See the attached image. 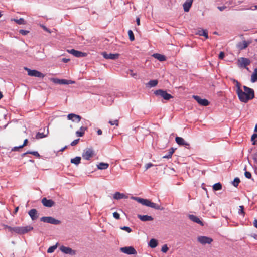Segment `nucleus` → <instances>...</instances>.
I'll list each match as a JSON object with an SVG mask.
<instances>
[{
  "label": "nucleus",
  "mask_w": 257,
  "mask_h": 257,
  "mask_svg": "<svg viewBox=\"0 0 257 257\" xmlns=\"http://www.w3.org/2000/svg\"><path fill=\"white\" fill-rule=\"evenodd\" d=\"M113 216L117 220L120 219V215L116 212H115L113 213Z\"/></svg>",
  "instance_id": "51"
},
{
  "label": "nucleus",
  "mask_w": 257,
  "mask_h": 257,
  "mask_svg": "<svg viewBox=\"0 0 257 257\" xmlns=\"http://www.w3.org/2000/svg\"><path fill=\"white\" fill-rule=\"evenodd\" d=\"M157 84L158 81L157 80H150L148 83V85L150 87H155L157 85Z\"/></svg>",
  "instance_id": "39"
},
{
  "label": "nucleus",
  "mask_w": 257,
  "mask_h": 257,
  "mask_svg": "<svg viewBox=\"0 0 257 257\" xmlns=\"http://www.w3.org/2000/svg\"><path fill=\"white\" fill-rule=\"evenodd\" d=\"M22 148V147H21V146L19 147H14L12 149V151H18L20 149Z\"/></svg>",
  "instance_id": "55"
},
{
  "label": "nucleus",
  "mask_w": 257,
  "mask_h": 257,
  "mask_svg": "<svg viewBox=\"0 0 257 257\" xmlns=\"http://www.w3.org/2000/svg\"><path fill=\"white\" fill-rule=\"evenodd\" d=\"M175 149L173 148H171L169 150V155H165L163 157V158L169 159L171 158L172 154L174 153Z\"/></svg>",
  "instance_id": "37"
},
{
  "label": "nucleus",
  "mask_w": 257,
  "mask_h": 257,
  "mask_svg": "<svg viewBox=\"0 0 257 257\" xmlns=\"http://www.w3.org/2000/svg\"><path fill=\"white\" fill-rule=\"evenodd\" d=\"M176 143L180 146H184L185 147L189 146V144L185 142L184 139L180 137H176L175 138Z\"/></svg>",
  "instance_id": "18"
},
{
  "label": "nucleus",
  "mask_w": 257,
  "mask_h": 257,
  "mask_svg": "<svg viewBox=\"0 0 257 257\" xmlns=\"http://www.w3.org/2000/svg\"><path fill=\"white\" fill-rule=\"evenodd\" d=\"M120 229L121 230H124V231H126L128 233H130L132 232V229L129 227H127V226H123V227H120Z\"/></svg>",
  "instance_id": "47"
},
{
  "label": "nucleus",
  "mask_w": 257,
  "mask_h": 257,
  "mask_svg": "<svg viewBox=\"0 0 257 257\" xmlns=\"http://www.w3.org/2000/svg\"><path fill=\"white\" fill-rule=\"evenodd\" d=\"M138 217L142 221H151L153 220V218L151 216H148L147 215H138Z\"/></svg>",
  "instance_id": "21"
},
{
  "label": "nucleus",
  "mask_w": 257,
  "mask_h": 257,
  "mask_svg": "<svg viewBox=\"0 0 257 257\" xmlns=\"http://www.w3.org/2000/svg\"><path fill=\"white\" fill-rule=\"evenodd\" d=\"M41 27L44 30H45V31L49 33H51V31L48 29L46 26H44V25H41Z\"/></svg>",
  "instance_id": "57"
},
{
  "label": "nucleus",
  "mask_w": 257,
  "mask_h": 257,
  "mask_svg": "<svg viewBox=\"0 0 257 257\" xmlns=\"http://www.w3.org/2000/svg\"><path fill=\"white\" fill-rule=\"evenodd\" d=\"M109 123L111 125H115L116 126H118L119 124V120L118 119L110 120Z\"/></svg>",
  "instance_id": "45"
},
{
  "label": "nucleus",
  "mask_w": 257,
  "mask_h": 257,
  "mask_svg": "<svg viewBox=\"0 0 257 257\" xmlns=\"http://www.w3.org/2000/svg\"><path fill=\"white\" fill-rule=\"evenodd\" d=\"M168 250V247H167V245L166 244L164 245L161 248V251L163 252L166 253Z\"/></svg>",
  "instance_id": "49"
},
{
  "label": "nucleus",
  "mask_w": 257,
  "mask_h": 257,
  "mask_svg": "<svg viewBox=\"0 0 257 257\" xmlns=\"http://www.w3.org/2000/svg\"><path fill=\"white\" fill-rule=\"evenodd\" d=\"M222 189V184L220 183H217L213 185V189L215 191L220 190Z\"/></svg>",
  "instance_id": "38"
},
{
  "label": "nucleus",
  "mask_w": 257,
  "mask_h": 257,
  "mask_svg": "<svg viewBox=\"0 0 257 257\" xmlns=\"http://www.w3.org/2000/svg\"><path fill=\"white\" fill-rule=\"evenodd\" d=\"M251 81L252 82H255L257 81V68H255L253 73L251 75Z\"/></svg>",
  "instance_id": "35"
},
{
  "label": "nucleus",
  "mask_w": 257,
  "mask_h": 257,
  "mask_svg": "<svg viewBox=\"0 0 257 257\" xmlns=\"http://www.w3.org/2000/svg\"><path fill=\"white\" fill-rule=\"evenodd\" d=\"M12 21H14L19 25H25L26 24V21L24 18H21L19 19H16L15 18L11 19Z\"/></svg>",
  "instance_id": "28"
},
{
  "label": "nucleus",
  "mask_w": 257,
  "mask_h": 257,
  "mask_svg": "<svg viewBox=\"0 0 257 257\" xmlns=\"http://www.w3.org/2000/svg\"><path fill=\"white\" fill-rule=\"evenodd\" d=\"M62 61L64 63H67L70 61V59L67 58H63Z\"/></svg>",
  "instance_id": "60"
},
{
  "label": "nucleus",
  "mask_w": 257,
  "mask_h": 257,
  "mask_svg": "<svg viewBox=\"0 0 257 257\" xmlns=\"http://www.w3.org/2000/svg\"><path fill=\"white\" fill-rule=\"evenodd\" d=\"M120 250L121 252L128 255H135L137 253V251L133 246L121 247L120 248Z\"/></svg>",
  "instance_id": "7"
},
{
  "label": "nucleus",
  "mask_w": 257,
  "mask_h": 257,
  "mask_svg": "<svg viewBox=\"0 0 257 257\" xmlns=\"http://www.w3.org/2000/svg\"><path fill=\"white\" fill-rule=\"evenodd\" d=\"M217 8L220 11H222L223 10H225L227 8V7L226 6H221V7H218Z\"/></svg>",
  "instance_id": "59"
},
{
  "label": "nucleus",
  "mask_w": 257,
  "mask_h": 257,
  "mask_svg": "<svg viewBox=\"0 0 257 257\" xmlns=\"http://www.w3.org/2000/svg\"><path fill=\"white\" fill-rule=\"evenodd\" d=\"M193 97L201 105L206 106L209 105V101L206 99H202L198 96L194 95Z\"/></svg>",
  "instance_id": "13"
},
{
  "label": "nucleus",
  "mask_w": 257,
  "mask_h": 257,
  "mask_svg": "<svg viewBox=\"0 0 257 257\" xmlns=\"http://www.w3.org/2000/svg\"><path fill=\"white\" fill-rule=\"evenodd\" d=\"M19 33L23 35H26L27 34H28L29 33V31H27V30L21 29V30H19Z\"/></svg>",
  "instance_id": "50"
},
{
  "label": "nucleus",
  "mask_w": 257,
  "mask_h": 257,
  "mask_svg": "<svg viewBox=\"0 0 257 257\" xmlns=\"http://www.w3.org/2000/svg\"><path fill=\"white\" fill-rule=\"evenodd\" d=\"M125 196L124 194L121 193L119 192H116L113 195V198L114 199L118 200L124 198Z\"/></svg>",
  "instance_id": "29"
},
{
  "label": "nucleus",
  "mask_w": 257,
  "mask_h": 257,
  "mask_svg": "<svg viewBox=\"0 0 257 257\" xmlns=\"http://www.w3.org/2000/svg\"><path fill=\"white\" fill-rule=\"evenodd\" d=\"M153 166L154 165L151 163H147L145 166V170H147V169H148L151 167H153Z\"/></svg>",
  "instance_id": "53"
},
{
  "label": "nucleus",
  "mask_w": 257,
  "mask_h": 257,
  "mask_svg": "<svg viewBox=\"0 0 257 257\" xmlns=\"http://www.w3.org/2000/svg\"><path fill=\"white\" fill-rule=\"evenodd\" d=\"M233 82L235 84V86L237 87L236 93L238 97L239 96V95L240 94V93H242V90H241V89L240 88L241 85L239 83V82L235 79H233Z\"/></svg>",
  "instance_id": "24"
},
{
  "label": "nucleus",
  "mask_w": 257,
  "mask_h": 257,
  "mask_svg": "<svg viewBox=\"0 0 257 257\" xmlns=\"http://www.w3.org/2000/svg\"><path fill=\"white\" fill-rule=\"evenodd\" d=\"M81 159V158L80 157H76L73 159H71L70 162L72 164L78 165L80 163Z\"/></svg>",
  "instance_id": "34"
},
{
  "label": "nucleus",
  "mask_w": 257,
  "mask_h": 257,
  "mask_svg": "<svg viewBox=\"0 0 257 257\" xmlns=\"http://www.w3.org/2000/svg\"><path fill=\"white\" fill-rule=\"evenodd\" d=\"M149 245L152 248L156 247L158 245L157 240L155 239H151L149 242Z\"/></svg>",
  "instance_id": "33"
},
{
  "label": "nucleus",
  "mask_w": 257,
  "mask_h": 257,
  "mask_svg": "<svg viewBox=\"0 0 257 257\" xmlns=\"http://www.w3.org/2000/svg\"><path fill=\"white\" fill-rule=\"evenodd\" d=\"M154 94L157 95L162 97L165 100H169L173 97L170 94L168 93L166 91L158 89L154 91Z\"/></svg>",
  "instance_id": "3"
},
{
  "label": "nucleus",
  "mask_w": 257,
  "mask_h": 257,
  "mask_svg": "<svg viewBox=\"0 0 257 257\" xmlns=\"http://www.w3.org/2000/svg\"><path fill=\"white\" fill-rule=\"evenodd\" d=\"M133 199L137 201L139 203L150 207L152 208H154L157 210L161 209L160 208V206L157 204L152 202L150 200L143 199L139 197H134Z\"/></svg>",
  "instance_id": "2"
},
{
  "label": "nucleus",
  "mask_w": 257,
  "mask_h": 257,
  "mask_svg": "<svg viewBox=\"0 0 257 257\" xmlns=\"http://www.w3.org/2000/svg\"><path fill=\"white\" fill-rule=\"evenodd\" d=\"M18 210H19V207H16L15 209V210L14 211V214H16L17 212L18 211Z\"/></svg>",
  "instance_id": "61"
},
{
  "label": "nucleus",
  "mask_w": 257,
  "mask_h": 257,
  "mask_svg": "<svg viewBox=\"0 0 257 257\" xmlns=\"http://www.w3.org/2000/svg\"><path fill=\"white\" fill-rule=\"evenodd\" d=\"M238 213L240 214H242V215H244L245 212L244 211V207L243 206H240L239 209L238 210Z\"/></svg>",
  "instance_id": "48"
},
{
  "label": "nucleus",
  "mask_w": 257,
  "mask_h": 257,
  "mask_svg": "<svg viewBox=\"0 0 257 257\" xmlns=\"http://www.w3.org/2000/svg\"><path fill=\"white\" fill-rule=\"evenodd\" d=\"M128 34L129 36V39L131 41H133L135 40V37L133 34V32L132 30H129L128 31Z\"/></svg>",
  "instance_id": "44"
},
{
  "label": "nucleus",
  "mask_w": 257,
  "mask_h": 257,
  "mask_svg": "<svg viewBox=\"0 0 257 257\" xmlns=\"http://www.w3.org/2000/svg\"><path fill=\"white\" fill-rule=\"evenodd\" d=\"M60 249L62 252L66 254H69L71 255H74L76 254V251L75 250L68 247L62 246L60 247Z\"/></svg>",
  "instance_id": "15"
},
{
  "label": "nucleus",
  "mask_w": 257,
  "mask_h": 257,
  "mask_svg": "<svg viewBox=\"0 0 257 257\" xmlns=\"http://www.w3.org/2000/svg\"><path fill=\"white\" fill-rule=\"evenodd\" d=\"M108 167H109V164L106 163L101 162L97 165L98 168L100 170L106 169L108 168Z\"/></svg>",
  "instance_id": "31"
},
{
  "label": "nucleus",
  "mask_w": 257,
  "mask_h": 257,
  "mask_svg": "<svg viewBox=\"0 0 257 257\" xmlns=\"http://www.w3.org/2000/svg\"><path fill=\"white\" fill-rule=\"evenodd\" d=\"M243 89L244 91H242L238 98L241 102L246 103L254 98V92L252 89L246 86H243Z\"/></svg>",
  "instance_id": "1"
},
{
  "label": "nucleus",
  "mask_w": 257,
  "mask_h": 257,
  "mask_svg": "<svg viewBox=\"0 0 257 257\" xmlns=\"http://www.w3.org/2000/svg\"><path fill=\"white\" fill-rule=\"evenodd\" d=\"M67 51L76 57H83L87 56V53L75 49L68 50Z\"/></svg>",
  "instance_id": "10"
},
{
  "label": "nucleus",
  "mask_w": 257,
  "mask_h": 257,
  "mask_svg": "<svg viewBox=\"0 0 257 257\" xmlns=\"http://www.w3.org/2000/svg\"><path fill=\"white\" fill-rule=\"evenodd\" d=\"M102 55L103 57L107 59H111V60H115L118 58L119 56V54L118 53L116 54H112L109 53L108 54L105 52H102Z\"/></svg>",
  "instance_id": "12"
},
{
  "label": "nucleus",
  "mask_w": 257,
  "mask_h": 257,
  "mask_svg": "<svg viewBox=\"0 0 257 257\" xmlns=\"http://www.w3.org/2000/svg\"><path fill=\"white\" fill-rule=\"evenodd\" d=\"M86 130V128L85 127L81 126L80 128L79 131H77L76 132V134L78 137H82L85 133V131Z\"/></svg>",
  "instance_id": "32"
},
{
  "label": "nucleus",
  "mask_w": 257,
  "mask_h": 257,
  "mask_svg": "<svg viewBox=\"0 0 257 257\" xmlns=\"http://www.w3.org/2000/svg\"><path fill=\"white\" fill-rule=\"evenodd\" d=\"M197 240L202 244H210L213 241L211 238L207 236H199Z\"/></svg>",
  "instance_id": "11"
},
{
  "label": "nucleus",
  "mask_w": 257,
  "mask_h": 257,
  "mask_svg": "<svg viewBox=\"0 0 257 257\" xmlns=\"http://www.w3.org/2000/svg\"><path fill=\"white\" fill-rule=\"evenodd\" d=\"M28 139H25L24 141V143L22 145H21V147H22L23 148L24 147L26 146L27 144H28Z\"/></svg>",
  "instance_id": "58"
},
{
  "label": "nucleus",
  "mask_w": 257,
  "mask_h": 257,
  "mask_svg": "<svg viewBox=\"0 0 257 257\" xmlns=\"http://www.w3.org/2000/svg\"><path fill=\"white\" fill-rule=\"evenodd\" d=\"M67 118L68 119L71 120L73 121H74L75 119H76L77 122H80L81 119V117L80 115L73 113L68 114L67 116Z\"/></svg>",
  "instance_id": "19"
},
{
  "label": "nucleus",
  "mask_w": 257,
  "mask_h": 257,
  "mask_svg": "<svg viewBox=\"0 0 257 257\" xmlns=\"http://www.w3.org/2000/svg\"><path fill=\"white\" fill-rule=\"evenodd\" d=\"M24 69L27 71L28 75L30 76H33L39 78H44L45 77L44 74L36 70H31L27 67H25Z\"/></svg>",
  "instance_id": "5"
},
{
  "label": "nucleus",
  "mask_w": 257,
  "mask_h": 257,
  "mask_svg": "<svg viewBox=\"0 0 257 257\" xmlns=\"http://www.w3.org/2000/svg\"><path fill=\"white\" fill-rule=\"evenodd\" d=\"M94 153L92 148H86L82 153L83 159L88 160L94 156Z\"/></svg>",
  "instance_id": "6"
},
{
  "label": "nucleus",
  "mask_w": 257,
  "mask_h": 257,
  "mask_svg": "<svg viewBox=\"0 0 257 257\" xmlns=\"http://www.w3.org/2000/svg\"><path fill=\"white\" fill-rule=\"evenodd\" d=\"M4 228L7 229L8 231L11 233H16L17 234V227H11L8 225H4Z\"/></svg>",
  "instance_id": "26"
},
{
  "label": "nucleus",
  "mask_w": 257,
  "mask_h": 257,
  "mask_svg": "<svg viewBox=\"0 0 257 257\" xmlns=\"http://www.w3.org/2000/svg\"><path fill=\"white\" fill-rule=\"evenodd\" d=\"M199 36H203L206 39L208 38V32L206 30L201 29L198 31L197 33Z\"/></svg>",
  "instance_id": "30"
},
{
  "label": "nucleus",
  "mask_w": 257,
  "mask_h": 257,
  "mask_svg": "<svg viewBox=\"0 0 257 257\" xmlns=\"http://www.w3.org/2000/svg\"><path fill=\"white\" fill-rule=\"evenodd\" d=\"M57 244L50 247L47 250V252L49 253H53L55 251V250L57 248Z\"/></svg>",
  "instance_id": "41"
},
{
  "label": "nucleus",
  "mask_w": 257,
  "mask_h": 257,
  "mask_svg": "<svg viewBox=\"0 0 257 257\" xmlns=\"http://www.w3.org/2000/svg\"><path fill=\"white\" fill-rule=\"evenodd\" d=\"M136 22H137V24L138 26L140 25V20L139 18H137Z\"/></svg>",
  "instance_id": "63"
},
{
  "label": "nucleus",
  "mask_w": 257,
  "mask_h": 257,
  "mask_svg": "<svg viewBox=\"0 0 257 257\" xmlns=\"http://www.w3.org/2000/svg\"><path fill=\"white\" fill-rule=\"evenodd\" d=\"M244 175L248 179H250L251 177V174L248 171H245Z\"/></svg>",
  "instance_id": "54"
},
{
  "label": "nucleus",
  "mask_w": 257,
  "mask_h": 257,
  "mask_svg": "<svg viewBox=\"0 0 257 257\" xmlns=\"http://www.w3.org/2000/svg\"><path fill=\"white\" fill-rule=\"evenodd\" d=\"M257 138V134L254 133L251 138V141L252 142L253 145H255L256 144V141L255 140V139Z\"/></svg>",
  "instance_id": "46"
},
{
  "label": "nucleus",
  "mask_w": 257,
  "mask_h": 257,
  "mask_svg": "<svg viewBox=\"0 0 257 257\" xmlns=\"http://www.w3.org/2000/svg\"><path fill=\"white\" fill-rule=\"evenodd\" d=\"M28 214L31 217L32 220H35L38 218V211L36 209H31L29 211Z\"/></svg>",
  "instance_id": "17"
},
{
  "label": "nucleus",
  "mask_w": 257,
  "mask_h": 257,
  "mask_svg": "<svg viewBox=\"0 0 257 257\" xmlns=\"http://www.w3.org/2000/svg\"><path fill=\"white\" fill-rule=\"evenodd\" d=\"M46 135H45L43 133H39L38 132L36 135V138L37 139H39L41 138H43L46 137Z\"/></svg>",
  "instance_id": "42"
},
{
  "label": "nucleus",
  "mask_w": 257,
  "mask_h": 257,
  "mask_svg": "<svg viewBox=\"0 0 257 257\" xmlns=\"http://www.w3.org/2000/svg\"><path fill=\"white\" fill-rule=\"evenodd\" d=\"M189 218L193 222L198 223L201 226H203V222L200 220V219L196 216L194 215H189Z\"/></svg>",
  "instance_id": "20"
},
{
  "label": "nucleus",
  "mask_w": 257,
  "mask_h": 257,
  "mask_svg": "<svg viewBox=\"0 0 257 257\" xmlns=\"http://www.w3.org/2000/svg\"><path fill=\"white\" fill-rule=\"evenodd\" d=\"M42 203L44 206L51 207L54 205L55 202L51 199H47L44 198L42 200Z\"/></svg>",
  "instance_id": "16"
},
{
  "label": "nucleus",
  "mask_w": 257,
  "mask_h": 257,
  "mask_svg": "<svg viewBox=\"0 0 257 257\" xmlns=\"http://www.w3.org/2000/svg\"><path fill=\"white\" fill-rule=\"evenodd\" d=\"M102 134V132L100 129H98L97 131V134L98 135H101Z\"/></svg>",
  "instance_id": "64"
},
{
  "label": "nucleus",
  "mask_w": 257,
  "mask_h": 257,
  "mask_svg": "<svg viewBox=\"0 0 257 257\" xmlns=\"http://www.w3.org/2000/svg\"><path fill=\"white\" fill-rule=\"evenodd\" d=\"M33 227L30 225L26 226H18L17 227V234H24L32 230Z\"/></svg>",
  "instance_id": "8"
},
{
  "label": "nucleus",
  "mask_w": 257,
  "mask_h": 257,
  "mask_svg": "<svg viewBox=\"0 0 257 257\" xmlns=\"http://www.w3.org/2000/svg\"><path fill=\"white\" fill-rule=\"evenodd\" d=\"M127 73L130 74L131 75V77H134L136 79L137 78V77H138V75L136 73H134L132 70H128L127 71Z\"/></svg>",
  "instance_id": "40"
},
{
  "label": "nucleus",
  "mask_w": 257,
  "mask_h": 257,
  "mask_svg": "<svg viewBox=\"0 0 257 257\" xmlns=\"http://www.w3.org/2000/svg\"><path fill=\"white\" fill-rule=\"evenodd\" d=\"M152 56L155 58L157 59V60H158L160 61H164L166 60L165 56L163 55H161L160 54L155 53V54H154Z\"/></svg>",
  "instance_id": "25"
},
{
  "label": "nucleus",
  "mask_w": 257,
  "mask_h": 257,
  "mask_svg": "<svg viewBox=\"0 0 257 257\" xmlns=\"http://www.w3.org/2000/svg\"><path fill=\"white\" fill-rule=\"evenodd\" d=\"M193 1H186L183 5L185 12H188L192 5Z\"/></svg>",
  "instance_id": "23"
},
{
  "label": "nucleus",
  "mask_w": 257,
  "mask_h": 257,
  "mask_svg": "<svg viewBox=\"0 0 257 257\" xmlns=\"http://www.w3.org/2000/svg\"><path fill=\"white\" fill-rule=\"evenodd\" d=\"M4 228L7 229L8 231L11 233H16L17 234V227H11L8 225H4Z\"/></svg>",
  "instance_id": "27"
},
{
  "label": "nucleus",
  "mask_w": 257,
  "mask_h": 257,
  "mask_svg": "<svg viewBox=\"0 0 257 257\" xmlns=\"http://www.w3.org/2000/svg\"><path fill=\"white\" fill-rule=\"evenodd\" d=\"M253 224L254 226L257 228V219L254 220Z\"/></svg>",
  "instance_id": "62"
},
{
  "label": "nucleus",
  "mask_w": 257,
  "mask_h": 257,
  "mask_svg": "<svg viewBox=\"0 0 257 257\" xmlns=\"http://www.w3.org/2000/svg\"><path fill=\"white\" fill-rule=\"evenodd\" d=\"M225 54L223 52H220L219 54V58L220 59H223L224 57Z\"/></svg>",
  "instance_id": "56"
},
{
  "label": "nucleus",
  "mask_w": 257,
  "mask_h": 257,
  "mask_svg": "<svg viewBox=\"0 0 257 257\" xmlns=\"http://www.w3.org/2000/svg\"><path fill=\"white\" fill-rule=\"evenodd\" d=\"M239 182H240V179H239V178H238V177H236V178H235L234 179V180H233V182H232V184H233V185L234 187H237V186H238V184H239Z\"/></svg>",
  "instance_id": "43"
},
{
  "label": "nucleus",
  "mask_w": 257,
  "mask_h": 257,
  "mask_svg": "<svg viewBox=\"0 0 257 257\" xmlns=\"http://www.w3.org/2000/svg\"><path fill=\"white\" fill-rule=\"evenodd\" d=\"M32 154V155H33L34 156H36V157H40V155L38 153V152L37 151H27V152L26 153H23L22 156L23 157L25 156L26 154Z\"/></svg>",
  "instance_id": "36"
},
{
  "label": "nucleus",
  "mask_w": 257,
  "mask_h": 257,
  "mask_svg": "<svg viewBox=\"0 0 257 257\" xmlns=\"http://www.w3.org/2000/svg\"><path fill=\"white\" fill-rule=\"evenodd\" d=\"M40 220L43 222L54 225H58L61 223V221L60 220L56 219L50 216L42 217L40 218Z\"/></svg>",
  "instance_id": "4"
},
{
  "label": "nucleus",
  "mask_w": 257,
  "mask_h": 257,
  "mask_svg": "<svg viewBox=\"0 0 257 257\" xmlns=\"http://www.w3.org/2000/svg\"><path fill=\"white\" fill-rule=\"evenodd\" d=\"M249 44L250 42H247L246 41H243L242 42L238 43L237 45V47L239 50H243L246 48Z\"/></svg>",
  "instance_id": "22"
},
{
  "label": "nucleus",
  "mask_w": 257,
  "mask_h": 257,
  "mask_svg": "<svg viewBox=\"0 0 257 257\" xmlns=\"http://www.w3.org/2000/svg\"><path fill=\"white\" fill-rule=\"evenodd\" d=\"M238 63L240 67L248 69L247 66L250 64L251 62L248 58L241 57L238 59Z\"/></svg>",
  "instance_id": "9"
},
{
  "label": "nucleus",
  "mask_w": 257,
  "mask_h": 257,
  "mask_svg": "<svg viewBox=\"0 0 257 257\" xmlns=\"http://www.w3.org/2000/svg\"><path fill=\"white\" fill-rule=\"evenodd\" d=\"M79 140H80L79 139H77L74 140L73 141H72L71 143V145L72 146H75L76 145H77L78 143Z\"/></svg>",
  "instance_id": "52"
},
{
  "label": "nucleus",
  "mask_w": 257,
  "mask_h": 257,
  "mask_svg": "<svg viewBox=\"0 0 257 257\" xmlns=\"http://www.w3.org/2000/svg\"><path fill=\"white\" fill-rule=\"evenodd\" d=\"M53 81L57 84H74L75 81L71 80L66 79H53Z\"/></svg>",
  "instance_id": "14"
}]
</instances>
